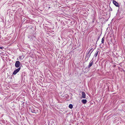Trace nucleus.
Wrapping results in <instances>:
<instances>
[{"label":"nucleus","mask_w":125,"mask_h":125,"mask_svg":"<svg viewBox=\"0 0 125 125\" xmlns=\"http://www.w3.org/2000/svg\"><path fill=\"white\" fill-rule=\"evenodd\" d=\"M99 38H100V37H99L98 38V40L99 39Z\"/></svg>","instance_id":"13"},{"label":"nucleus","mask_w":125,"mask_h":125,"mask_svg":"<svg viewBox=\"0 0 125 125\" xmlns=\"http://www.w3.org/2000/svg\"><path fill=\"white\" fill-rule=\"evenodd\" d=\"M104 37L103 38L101 42L102 43H104Z\"/></svg>","instance_id":"10"},{"label":"nucleus","mask_w":125,"mask_h":125,"mask_svg":"<svg viewBox=\"0 0 125 125\" xmlns=\"http://www.w3.org/2000/svg\"><path fill=\"white\" fill-rule=\"evenodd\" d=\"M112 43V42L111 41V42H109L108 44H109L110 43L111 44V43Z\"/></svg>","instance_id":"11"},{"label":"nucleus","mask_w":125,"mask_h":125,"mask_svg":"<svg viewBox=\"0 0 125 125\" xmlns=\"http://www.w3.org/2000/svg\"><path fill=\"white\" fill-rule=\"evenodd\" d=\"M31 112H32V113H33L34 112H33L32 111H31Z\"/></svg>","instance_id":"14"},{"label":"nucleus","mask_w":125,"mask_h":125,"mask_svg":"<svg viewBox=\"0 0 125 125\" xmlns=\"http://www.w3.org/2000/svg\"><path fill=\"white\" fill-rule=\"evenodd\" d=\"M98 52H99V51L98 50H97L96 51V52H95V54L94 55V57H96V56H97L98 55Z\"/></svg>","instance_id":"8"},{"label":"nucleus","mask_w":125,"mask_h":125,"mask_svg":"<svg viewBox=\"0 0 125 125\" xmlns=\"http://www.w3.org/2000/svg\"><path fill=\"white\" fill-rule=\"evenodd\" d=\"M113 3L114 4L116 7H118L119 6L118 3L116 2L115 1L113 0Z\"/></svg>","instance_id":"5"},{"label":"nucleus","mask_w":125,"mask_h":125,"mask_svg":"<svg viewBox=\"0 0 125 125\" xmlns=\"http://www.w3.org/2000/svg\"><path fill=\"white\" fill-rule=\"evenodd\" d=\"M84 104H85L87 102V101L86 99H83L81 101Z\"/></svg>","instance_id":"7"},{"label":"nucleus","mask_w":125,"mask_h":125,"mask_svg":"<svg viewBox=\"0 0 125 125\" xmlns=\"http://www.w3.org/2000/svg\"><path fill=\"white\" fill-rule=\"evenodd\" d=\"M82 97L83 98H86V94L84 92H82Z\"/></svg>","instance_id":"6"},{"label":"nucleus","mask_w":125,"mask_h":125,"mask_svg":"<svg viewBox=\"0 0 125 125\" xmlns=\"http://www.w3.org/2000/svg\"><path fill=\"white\" fill-rule=\"evenodd\" d=\"M21 67H19L18 68L16 69L13 72L12 74L13 75H15L18 73L20 70Z\"/></svg>","instance_id":"3"},{"label":"nucleus","mask_w":125,"mask_h":125,"mask_svg":"<svg viewBox=\"0 0 125 125\" xmlns=\"http://www.w3.org/2000/svg\"><path fill=\"white\" fill-rule=\"evenodd\" d=\"M20 65V63L19 61H16L15 64V66L17 68H19Z\"/></svg>","instance_id":"2"},{"label":"nucleus","mask_w":125,"mask_h":125,"mask_svg":"<svg viewBox=\"0 0 125 125\" xmlns=\"http://www.w3.org/2000/svg\"><path fill=\"white\" fill-rule=\"evenodd\" d=\"M69 107L70 109H72L73 107V105L71 104H70L69 105Z\"/></svg>","instance_id":"9"},{"label":"nucleus","mask_w":125,"mask_h":125,"mask_svg":"<svg viewBox=\"0 0 125 125\" xmlns=\"http://www.w3.org/2000/svg\"><path fill=\"white\" fill-rule=\"evenodd\" d=\"M92 48H91L89 50H88L87 52L86 55V58H87V60L88 59L91 55V53L93 51V50H92Z\"/></svg>","instance_id":"1"},{"label":"nucleus","mask_w":125,"mask_h":125,"mask_svg":"<svg viewBox=\"0 0 125 125\" xmlns=\"http://www.w3.org/2000/svg\"><path fill=\"white\" fill-rule=\"evenodd\" d=\"M93 61L92 59L91 60L90 62L89 63V65L88 66V68H90L91 67L93 64Z\"/></svg>","instance_id":"4"},{"label":"nucleus","mask_w":125,"mask_h":125,"mask_svg":"<svg viewBox=\"0 0 125 125\" xmlns=\"http://www.w3.org/2000/svg\"><path fill=\"white\" fill-rule=\"evenodd\" d=\"M3 48V47H0V49H2Z\"/></svg>","instance_id":"12"}]
</instances>
